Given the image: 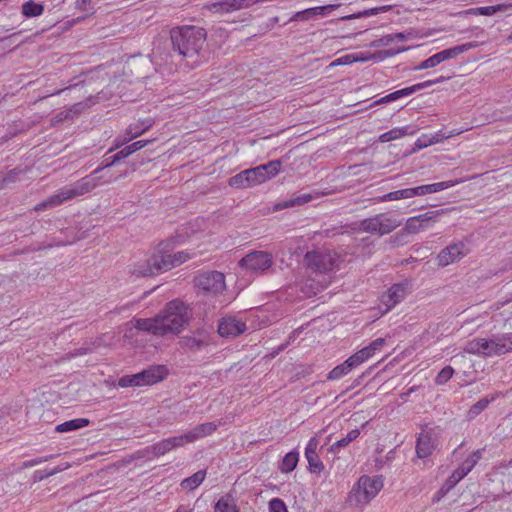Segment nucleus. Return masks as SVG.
I'll return each mask as SVG.
<instances>
[{
  "label": "nucleus",
  "instance_id": "nucleus-1",
  "mask_svg": "<svg viewBox=\"0 0 512 512\" xmlns=\"http://www.w3.org/2000/svg\"><path fill=\"white\" fill-rule=\"evenodd\" d=\"M192 309L179 299L168 302L163 310L152 318H133L127 325L154 336L177 335L190 324Z\"/></svg>",
  "mask_w": 512,
  "mask_h": 512
},
{
  "label": "nucleus",
  "instance_id": "nucleus-2",
  "mask_svg": "<svg viewBox=\"0 0 512 512\" xmlns=\"http://www.w3.org/2000/svg\"><path fill=\"white\" fill-rule=\"evenodd\" d=\"M170 39L173 51L187 59L189 66L194 67L206 41V31L194 26L177 27L171 30Z\"/></svg>",
  "mask_w": 512,
  "mask_h": 512
},
{
  "label": "nucleus",
  "instance_id": "nucleus-3",
  "mask_svg": "<svg viewBox=\"0 0 512 512\" xmlns=\"http://www.w3.org/2000/svg\"><path fill=\"white\" fill-rule=\"evenodd\" d=\"M460 183L458 180H449L433 184L421 185L413 188H405L396 191L389 192L379 197V202L396 201L401 199H409L416 196H422L426 194L436 193L444 189L453 187Z\"/></svg>",
  "mask_w": 512,
  "mask_h": 512
},
{
  "label": "nucleus",
  "instance_id": "nucleus-4",
  "mask_svg": "<svg viewBox=\"0 0 512 512\" xmlns=\"http://www.w3.org/2000/svg\"><path fill=\"white\" fill-rule=\"evenodd\" d=\"M401 225V220L390 213H379L372 217L363 219L358 224V230L377 235H386Z\"/></svg>",
  "mask_w": 512,
  "mask_h": 512
},
{
  "label": "nucleus",
  "instance_id": "nucleus-5",
  "mask_svg": "<svg viewBox=\"0 0 512 512\" xmlns=\"http://www.w3.org/2000/svg\"><path fill=\"white\" fill-rule=\"evenodd\" d=\"M167 374L168 371L165 366L154 365L139 373L121 377L118 385L123 388L153 385L162 381Z\"/></svg>",
  "mask_w": 512,
  "mask_h": 512
},
{
  "label": "nucleus",
  "instance_id": "nucleus-6",
  "mask_svg": "<svg viewBox=\"0 0 512 512\" xmlns=\"http://www.w3.org/2000/svg\"><path fill=\"white\" fill-rule=\"evenodd\" d=\"M383 487L381 477L361 476L349 495V501L355 504H366L373 499Z\"/></svg>",
  "mask_w": 512,
  "mask_h": 512
},
{
  "label": "nucleus",
  "instance_id": "nucleus-7",
  "mask_svg": "<svg viewBox=\"0 0 512 512\" xmlns=\"http://www.w3.org/2000/svg\"><path fill=\"white\" fill-rule=\"evenodd\" d=\"M341 257L333 251H311L305 255L306 265L320 273H325L339 266Z\"/></svg>",
  "mask_w": 512,
  "mask_h": 512
},
{
  "label": "nucleus",
  "instance_id": "nucleus-8",
  "mask_svg": "<svg viewBox=\"0 0 512 512\" xmlns=\"http://www.w3.org/2000/svg\"><path fill=\"white\" fill-rule=\"evenodd\" d=\"M481 356L491 357L512 351V333L493 335L489 339L481 338Z\"/></svg>",
  "mask_w": 512,
  "mask_h": 512
},
{
  "label": "nucleus",
  "instance_id": "nucleus-9",
  "mask_svg": "<svg viewBox=\"0 0 512 512\" xmlns=\"http://www.w3.org/2000/svg\"><path fill=\"white\" fill-rule=\"evenodd\" d=\"M238 264L246 271L260 274L272 266L273 257L266 251H253L245 255Z\"/></svg>",
  "mask_w": 512,
  "mask_h": 512
},
{
  "label": "nucleus",
  "instance_id": "nucleus-10",
  "mask_svg": "<svg viewBox=\"0 0 512 512\" xmlns=\"http://www.w3.org/2000/svg\"><path fill=\"white\" fill-rule=\"evenodd\" d=\"M195 286L204 292L218 294L225 289V276L219 271H205L194 279Z\"/></svg>",
  "mask_w": 512,
  "mask_h": 512
},
{
  "label": "nucleus",
  "instance_id": "nucleus-11",
  "mask_svg": "<svg viewBox=\"0 0 512 512\" xmlns=\"http://www.w3.org/2000/svg\"><path fill=\"white\" fill-rule=\"evenodd\" d=\"M162 272L159 254H154L148 259L140 260L129 267V274L136 278L150 277Z\"/></svg>",
  "mask_w": 512,
  "mask_h": 512
},
{
  "label": "nucleus",
  "instance_id": "nucleus-12",
  "mask_svg": "<svg viewBox=\"0 0 512 512\" xmlns=\"http://www.w3.org/2000/svg\"><path fill=\"white\" fill-rule=\"evenodd\" d=\"M450 79V76H440L439 78L437 79H434V80H427L425 82H421V83H418V84H415L413 86H410V87H406V88H403L401 90H397L395 92H392L384 97H382L381 99L375 101L372 105H378V104H384V103H388V102H392V101H395L401 97H404V96H408L416 91H419L421 89H424V88H427V87H430L434 84H438V83H441V82H444L446 80Z\"/></svg>",
  "mask_w": 512,
  "mask_h": 512
},
{
  "label": "nucleus",
  "instance_id": "nucleus-13",
  "mask_svg": "<svg viewBox=\"0 0 512 512\" xmlns=\"http://www.w3.org/2000/svg\"><path fill=\"white\" fill-rule=\"evenodd\" d=\"M438 445L437 434L433 429H423L416 441V455L424 459L430 456Z\"/></svg>",
  "mask_w": 512,
  "mask_h": 512
},
{
  "label": "nucleus",
  "instance_id": "nucleus-14",
  "mask_svg": "<svg viewBox=\"0 0 512 512\" xmlns=\"http://www.w3.org/2000/svg\"><path fill=\"white\" fill-rule=\"evenodd\" d=\"M410 290L408 281L393 284L382 296L381 303L386 307V312L401 302Z\"/></svg>",
  "mask_w": 512,
  "mask_h": 512
},
{
  "label": "nucleus",
  "instance_id": "nucleus-15",
  "mask_svg": "<svg viewBox=\"0 0 512 512\" xmlns=\"http://www.w3.org/2000/svg\"><path fill=\"white\" fill-rule=\"evenodd\" d=\"M150 142H151L150 140H139V141L133 142L130 145H127L122 150L117 152L115 155L105 158L103 160V162L101 163V165L93 171L92 175L98 174L105 168L111 167L112 165L116 164L120 160H122V159L130 156L131 154L135 153L136 151L142 149Z\"/></svg>",
  "mask_w": 512,
  "mask_h": 512
},
{
  "label": "nucleus",
  "instance_id": "nucleus-16",
  "mask_svg": "<svg viewBox=\"0 0 512 512\" xmlns=\"http://www.w3.org/2000/svg\"><path fill=\"white\" fill-rule=\"evenodd\" d=\"M101 177L85 176L70 186L63 187L68 200L91 192L98 185Z\"/></svg>",
  "mask_w": 512,
  "mask_h": 512
},
{
  "label": "nucleus",
  "instance_id": "nucleus-17",
  "mask_svg": "<svg viewBox=\"0 0 512 512\" xmlns=\"http://www.w3.org/2000/svg\"><path fill=\"white\" fill-rule=\"evenodd\" d=\"M467 253L466 246L463 242H458L442 249L437 256V263L441 267L448 266L459 261Z\"/></svg>",
  "mask_w": 512,
  "mask_h": 512
},
{
  "label": "nucleus",
  "instance_id": "nucleus-18",
  "mask_svg": "<svg viewBox=\"0 0 512 512\" xmlns=\"http://www.w3.org/2000/svg\"><path fill=\"white\" fill-rule=\"evenodd\" d=\"M210 344V336L205 330L194 331L190 335L180 338L179 345L183 349L191 351H200Z\"/></svg>",
  "mask_w": 512,
  "mask_h": 512
},
{
  "label": "nucleus",
  "instance_id": "nucleus-19",
  "mask_svg": "<svg viewBox=\"0 0 512 512\" xmlns=\"http://www.w3.org/2000/svg\"><path fill=\"white\" fill-rule=\"evenodd\" d=\"M246 329V324L233 316L223 317L218 325L219 335L226 338H235L244 333Z\"/></svg>",
  "mask_w": 512,
  "mask_h": 512
},
{
  "label": "nucleus",
  "instance_id": "nucleus-20",
  "mask_svg": "<svg viewBox=\"0 0 512 512\" xmlns=\"http://www.w3.org/2000/svg\"><path fill=\"white\" fill-rule=\"evenodd\" d=\"M186 443L184 441L183 435L169 437L163 439L148 448L154 456L159 457L165 455L175 448H179L184 446Z\"/></svg>",
  "mask_w": 512,
  "mask_h": 512
},
{
  "label": "nucleus",
  "instance_id": "nucleus-21",
  "mask_svg": "<svg viewBox=\"0 0 512 512\" xmlns=\"http://www.w3.org/2000/svg\"><path fill=\"white\" fill-rule=\"evenodd\" d=\"M152 125H153V120H151V119L139 120L136 123L130 124L126 130V134L128 135V138H125L122 141H117L115 146L113 148L109 149L108 153L112 152L115 148L120 147L127 141H130V140L142 135Z\"/></svg>",
  "mask_w": 512,
  "mask_h": 512
},
{
  "label": "nucleus",
  "instance_id": "nucleus-22",
  "mask_svg": "<svg viewBox=\"0 0 512 512\" xmlns=\"http://www.w3.org/2000/svg\"><path fill=\"white\" fill-rule=\"evenodd\" d=\"M215 422H206L195 426L193 429L182 434L185 443H192L200 438L211 435L217 429Z\"/></svg>",
  "mask_w": 512,
  "mask_h": 512
},
{
  "label": "nucleus",
  "instance_id": "nucleus-23",
  "mask_svg": "<svg viewBox=\"0 0 512 512\" xmlns=\"http://www.w3.org/2000/svg\"><path fill=\"white\" fill-rule=\"evenodd\" d=\"M162 271H169L190 259L188 253L179 251L174 254H159Z\"/></svg>",
  "mask_w": 512,
  "mask_h": 512
},
{
  "label": "nucleus",
  "instance_id": "nucleus-24",
  "mask_svg": "<svg viewBox=\"0 0 512 512\" xmlns=\"http://www.w3.org/2000/svg\"><path fill=\"white\" fill-rule=\"evenodd\" d=\"M475 47V45L471 42L465 43L462 45H458L449 49H445L437 53L440 62H444L446 60L454 59L458 57L460 54L468 51L469 49Z\"/></svg>",
  "mask_w": 512,
  "mask_h": 512
},
{
  "label": "nucleus",
  "instance_id": "nucleus-25",
  "mask_svg": "<svg viewBox=\"0 0 512 512\" xmlns=\"http://www.w3.org/2000/svg\"><path fill=\"white\" fill-rule=\"evenodd\" d=\"M214 512H239V509L234 497L231 494H225L216 502Z\"/></svg>",
  "mask_w": 512,
  "mask_h": 512
},
{
  "label": "nucleus",
  "instance_id": "nucleus-26",
  "mask_svg": "<svg viewBox=\"0 0 512 512\" xmlns=\"http://www.w3.org/2000/svg\"><path fill=\"white\" fill-rule=\"evenodd\" d=\"M89 425V420L86 418H77L66 421L56 426L55 431L58 433H66L84 428Z\"/></svg>",
  "mask_w": 512,
  "mask_h": 512
},
{
  "label": "nucleus",
  "instance_id": "nucleus-27",
  "mask_svg": "<svg viewBox=\"0 0 512 512\" xmlns=\"http://www.w3.org/2000/svg\"><path fill=\"white\" fill-rule=\"evenodd\" d=\"M206 470H199L192 476L185 478L181 482V487L185 490H194L197 488L205 479Z\"/></svg>",
  "mask_w": 512,
  "mask_h": 512
},
{
  "label": "nucleus",
  "instance_id": "nucleus-28",
  "mask_svg": "<svg viewBox=\"0 0 512 512\" xmlns=\"http://www.w3.org/2000/svg\"><path fill=\"white\" fill-rule=\"evenodd\" d=\"M298 460H299L298 452L291 451V452L287 453L284 456V458L282 459V462L279 467L281 472L289 473V472L293 471L298 464Z\"/></svg>",
  "mask_w": 512,
  "mask_h": 512
},
{
  "label": "nucleus",
  "instance_id": "nucleus-29",
  "mask_svg": "<svg viewBox=\"0 0 512 512\" xmlns=\"http://www.w3.org/2000/svg\"><path fill=\"white\" fill-rule=\"evenodd\" d=\"M352 369H354V366L351 364V362L347 359L342 364L334 367L327 375L328 380H337L341 377L347 375Z\"/></svg>",
  "mask_w": 512,
  "mask_h": 512
},
{
  "label": "nucleus",
  "instance_id": "nucleus-30",
  "mask_svg": "<svg viewBox=\"0 0 512 512\" xmlns=\"http://www.w3.org/2000/svg\"><path fill=\"white\" fill-rule=\"evenodd\" d=\"M43 11L44 6L33 0H29L22 5V14L27 18L40 16Z\"/></svg>",
  "mask_w": 512,
  "mask_h": 512
},
{
  "label": "nucleus",
  "instance_id": "nucleus-31",
  "mask_svg": "<svg viewBox=\"0 0 512 512\" xmlns=\"http://www.w3.org/2000/svg\"><path fill=\"white\" fill-rule=\"evenodd\" d=\"M496 397H492L488 399L487 397L480 399L474 405H472L467 413L468 420H472L477 417L482 411H484L489 403L495 400Z\"/></svg>",
  "mask_w": 512,
  "mask_h": 512
},
{
  "label": "nucleus",
  "instance_id": "nucleus-32",
  "mask_svg": "<svg viewBox=\"0 0 512 512\" xmlns=\"http://www.w3.org/2000/svg\"><path fill=\"white\" fill-rule=\"evenodd\" d=\"M261 171L267 180L271 179L275 175H277L281 168L280 160H272L266 164L259 165Z\"/></svg>",
  "mask_w": 512,
  "mask_h": 512
},
{
  "label": "nucleus",
  "instance_id": "nucleus-33",
  "mask_svg": "<svg viewBox=\"0 0 512 512\" xmlns=\"http://www.w3.org/2000/svg\"><path fill=\"white\" fill-rule=\"evenodd\" d=\"M22 172V170L15 168L10 170L5 175H0V190L5 189L11 184L15 183L19 179V176Z\"/></svg>",
  "mask_w": 512,
  "mask_h": 512
},
{
  "label": "nucleus",
  "instance_id": "nucleus-34",
  "mask_svg": "<svg viewBox=\"0 0 512 512\" xmlns=\"http://www.w3.org/2000/svg\"><path fill=\"white\" fill-rule=\"evenodd\" d=\"M469 471L461 464L447 479L445 482V486H447V490L452 489L461 479H463Z\"/></svg>",
  "mask_w": 512,
  "mask_h": 512
},
{
  "label": "nucleus",
  "instance_id": "nucleus-35",
  "mask_svg": "<svg viewBox=\"0 0 512 512\" xmlns=\"http://www.w3.org/2000/svg\"><path fill=\"white\" fill-rule=\"evenodd\" d=\"M359 435H360V431L358 429H353V430L349 431L348 434L346 435V437L335 442L331 446L330 450L334 453L338 452V450L340 448L347 446L350 442H352L353 440L358 438Z\"/></svg>",
  "mask_w": 512,
  "mask_h": 512
},
{
  "label": "nucleus",
  "instance_id": "nucleus-36",
  "mask_svg": "<svg viewBox=\"0 0 512 512\" xmlns=\"http://www.w3.org/2000/svg\"><path fill=\"white\" fill-rule=\"evenodd\" d=\"M311 199H312V196L310 194H302V195H299L289 201H285L283 203L277 204L275 206V210L288 208V207H292V206H296V205H302V204L309 202Z\"/></svg>",
  "mask_w": 512,
  "mask_h": 512
},
{
  "label": "nucleus",
  "instance_id": "nucleus-37",
  "mask_svg": "<svg viewBox=\"0 0 512 512\" xmlns=\"http://www.w3.org/2000/svg\"><path fill=\"white\" fill-rule=\"evenodd\" d=\"M443 212L444 210L428 211L424 214L414 216L413 218H416L418 220L417 222L421 224V228L424 229L428 227L429 222H435L437 217Z\"/></svg>",
  "mask_w": 512,
  "mask_h": 512
},
{
  "label": "nucleus",
  "instance_id": "nucleus-38",
  "mask_svg": "<svg viewBox=\"0 0 512 512\" xmlns=\"http://www.w3.org/2000/svg\"><path fill=\"white\" fill-rule=\"evenodd\" d=\"M407 134L406 128H394L388 132L383 133L380 135L379 140L380 142H389L392 140L399 139Z\"/></svg>",
  "mask_w": 512,
  "mask_h": 512
},
{
  "label": "nucleus",
  "instance_id": "nucleus-39",
  "mask_svg": "<svg viewBox=\"0 0 512 512\" xmlns=\"http://www.w3.org/2000/svg\"><path fill=\"white\" fill-rule=\"evenodd\" d=\"M70 467V464L69 463H65V464H62V465H58L57 467H55L54 469L52 470H44V471H36L34 473V478L37 479V480H43L45 478H48L50 476H53L57 473H60L66 469H68Z\"/></svg>",
  "mask_w": 512,
  "mask_h": 512
},
{
  "label": "nucleus",
  "instance_id": "nucleus-40",
  "mask_svg": "<svg viewBox=\"0 0 512 512\" xmlns=\"http://www.w3.org/2000/svg\"><path fill=\"white\" fill-rule=\"evenodd\" d=\"M507 8L505 4H499L495 6H486V7H478L475 9H472V13L484 15V16H491L495 14L498 11H503Z\"/></svg>",
  "mask_w": 512,
  "mask_h": 512
},
{
  "label": "nucleus",
  "instance_id": "nucleus-41",
  "mask_svg": "<svg viewBox=\"0 0 512 512\" xmlns=\"http://www.w3.org/2000/svg\"><path fill=\"white\" fill-rule=\"evenodd\" d=\"M454 369L451 366H445L441 369L438 375L435 378V383L437 385H443L447 383L451 377L453 376Z\"/></svg>",
  "mask_w": 512,
  "mask_h": 512
},
{
  "label": "nucleus",
  "instance_id": "nucleus-42",
  "mask_svg": "<svg viewBox=\"0 0 512 512\" xmlns=\"http://www.w3.org/2000/svg\"><path fill=\"white\" fill-rule=\"evenodd\" d=\"M312 472L319 474L323 471L324 465L317 454L305 456Z\"/></svg>",
  "mask_w": 512,
  "mask_h": 512
},
{
  "label": "nucleus",
  "instance_id": "nucleus-43",
  "mask_svg": "<svg viewBox=\"0 0 512 512\" xmlns=\"http://www.w3.org/2000/svg\"><path fill=\"white\" fill-rule=\"evenodd\" d=\"M482 457V450L478 449L463 461L462 465L470 472Z\"/></svg>",
  "mask_w": 512,
  "mask_h": 512
},
{
  "label": "nucleus",
  "instance_id": "nucleus-44",
  "mask_svg": "<svg viewBox=\"0 0 512 512\" xmlns=\"http://www.w3.org/2000/svg\"><path fill=\"white\" fill-rule=\"evenodd\" d=\"M245 170L229 178V185L234 188H247Z\"/></svg>",
  "mask_w": 512,
  "mask_h": 512
},
{
  "label": "nucleus",
  "instance_id": "nucleus-45",
  "mask_svg": "<svg viewBox=\"0 0 512 512\" xmlns=\"http://www.w3.org/2000/svg\"><path fill=\"white\" fill-rule=\"evenodd\" d=\"M385 344L384 338H377L374 341H372L368 346L364 347L363 349L366 352V355L371 358L376 351L380 350Z\"/></svg>",
  "mask_w": 512,
  "mask_h": 512
},
{
  "label": "nucleus",
  "instance_id": "nucleus-46",
  "mask_svg": "<svg viewBox=\"0 0 512 512\" xmlns=\"http://www.w3.org/2000/svg\"><path fill=\"white\" fill-rule=\"evenodd\" d=\"M66 200L68 199L66 198L65 191L63 188H61L60 190H58L56 194L51 195L47 198V203L52 208L62 204Z\"/></svg>",
  "mask_w": 512,
  "mask_h": 512
},
{
  "label": "nucleus",
  "instance_id": "nucleus-47",
  "mask_svg": "<svg viewBox=\"0 0 512 512\" xmlns=\"http://www.w3.org/2000/svg\"><path fill=\"white\" fill-rule=\"evenodd\" d=\"M339 6H340V4H329V5L309 8V11L311 12L313 17L320 16V15L323 16L326 13L337 9Z\"/></svg>",
  "mask_w": 512,
  "mask_h": 512
},
{
  "label": "nucleus",
  "instance_id": "nucleus-48",
  "mask_svg": "<svg viewBox=\"0 0 512 512\" xmlns=\"http://www.w3.org/2000/svg\"><path fill=\"white\" fill-rule=\"evenodd\" d=\"M440 63L441 62L436 53V54L430 56L429 58H427L426 60L422 61L418 66H416L414 68V70H425V69L433 68V67L439 65Z\"/></svg>",
  "mask_w": 512,
  "mask_h": 512
},
{
  "label": "nucleus",
  "instance_id": "nucleus-49",
  "mask_svg": "<svg viewBox=\"0 0 512 512\" xmlns=\"http://www.w3.org/2000/svg\"><path fill=\"white\" fill-rule=\"evenodd\" d=\"M368 359L369 357L366 355V352L363 348L348 358V360L351 362L354 368L358 367Z\"/></svg>",
  "mask_w": 512,
  "mask_h": 512
},
{
  "label": "nucleus",
  "instance_id": "nucleus-50",
  "mask_svg": "<svg viewBox=\"0 0 512 512\" xmlns=\"http://www.w3.org/2000/svg\"><path fill=\"white\" fill-rule=\"evenodd\" d=\"M481 338H475L469 341L465 346V351L473 355H481Z\"/></svg>",
  "mask_w": 512,
  "mask_h": 512
},
{
  "label": "nucleus",
  "instance_id": "nucleus-51",
  "mask_svg": "<svg viewBox=\"0 0 512 512\" xmlns=\"http://www.w3.org/2000/svg\"><path fill=\"white\" fill-rule=\"evenodd\" d=\"M354 62H358V55L355 54H346L344 56H341L334 60L331 65L332 66H338V65H348L352 64Z\"/></svg>",
  "mask_w": 512,
  "mask_h": 512
},
{
  "label": "nucleus",
  "instance_id": "nucleus-52",
  "mask_svg": "<svg viewBox=\"0 0 512 512\" xmlns=\"http://www.w3.org/2000/svg\"><path fill=\"white\" fill-rule=\"evenodd\" d=\"M416 218L410 217L407 219L404 230L409 234H416L422 230L421 224L417 222Z\"/></svg>",
  "mask_w": 512,
  "mask_h": 512
},
{
  "label": "nucleus",
  "instance_id": "nucleus-53",
  "mask_svg": "<svg viewBox=\"0 0 512 512\" xmlns=\"http://www.w3.org/2000/svg\"><path fill=\"white\" fill-rule=\"evenodd\" d=\"M269 509L271 512H288L285 503L279 498H274L269 502Z\"/></svg>",
  "mask_w": 512,
  "mask_h": 512
},
{
  "label": "nucleus",
  "instance_id": "nucleus-54",
  "mask_svg": "<svg viewBox=\"0 0 512 512\" xmlns=\"http://www.w3.org/2000/svg\"><path fill=\"white\" fill-rule=\"evenodd\" d=\"M394 41V37L390 34L385 35L379 39H376L370 43V47L377 48L387 46Z\"/></svg>",
  "mask_w": 512,
  "mask_h": 512
},
{
  "label": "nucleus",
  "instance_id": "nucleus-55",
  "mask_svg": "<svg viewBox=\"0 0 512 512\" xmlns=\"http://www.w3.org/2000/svg\"><path fill=\"white\" fill-rule=\"evenodd\" d=\"M313 18L311 12L308 9H305L303 11L296 12L291 18L290 21H307L309 19Z\"/></svg>",
  "mask_w": 512,
  "mask_h": 512
},
{
  "label": "nucleus",
  "instance_id": "nucleus-56",
  "mask_svg": "<svg viewBox=\"0 0 512 512\" xmlns=\"http://www.w3.org/2000/svg\"><path fill=\"white\" fill-rule=\"evenodd\" d=\"M53 458H54V455H47V456H44V457H38V458H35V459H32V460L24 462L23 463V467H25V468L33 467V466H36L38 464L44 463L46 461H49V460H51Z\"/></svg>",
  "mask_w": 512,
  "mask_h": 512
},
{
  "label": "nucleus",
  "instance_id": "nucleus-57",
  "mask_svg": "<svg viewBox=\"0 0 512 512\" xmlns=\"http://www.w3.org/2000/svg\"><path fill=\"white\" fill-rule=\"evenodd\" d=\"M318 444H319L318 439L316 437H312L308 441L307 446L305 448V456L317 454L316 450H317Z\"/></svg>",
  "mask_w": 512,
  "mask_h": 512
},
{
  "label": "nucleus",
  "instance_id": "nucleus-58",
  "mask_svg": "<svg viewBox=\"0 0 512 512\" xmlns=\"http://www.w3.org/2000/svg\"><path fill=\"white\" fill-rule=\"evenodd\" d=\"M391 9H392L391 5H384V6H379V7L367 9L368 17L369 16H374V15H377V14H380V13H385V12L391 10Z\"/></svg>",
  "mask_w": 512,
  "mask_h": 512
},
{
  "label": "nucleus",
  "instance_id": "nucleus-59",
  "mask_svg": "<svg viewBox=\"0 0 512 512\" xmlns=\"http://www.w3.org/2000/svg\"><path fill=\"white\" fill-rule=\"evenodd\" d=\"M92 0H77L76 1V7L77 9L84 11V12H90L93 10V7L91 6Z\"/></svg>",
  "mask_w": 512,
  "mask_h": 512
},
{
  "label": "nucleus",
  "instance_id": "nucleus-60",
  "mask_svg": "<svg viewBox=\"0 0 512 512\" xmlns=\"http://www.w3.org/2000/svg\"><path fill=\"white\" fill-rule=\"evenodd\" d=\"M250 171H251L254 179H256V181L258 182V184H261L267 180L263 174V171H261L259 166L250 168Z\"/></svg>",
  "mask_w": 512,
  "mask_h": 512
},
{
  "label": "nucleus",
  "instance_id": "nucleus-61",
  "mask_svg": "<svg viewBox=\"0 0 512 512\" xmlns=\"http://www.w3.org/2000/svg\"><path fill=\"white\" fill-rule=\"evenodd\" d=\"M207 8L213 13H225L224 4L222 1L213 2L207 6Z\"/></svg>",
  "mask_w": 512,
  "mask_h": 512
},
{
  "label": "nucleus",
  "instance_id": "nucleus-62",
  "mask_svg": "<svg viewBox=\"0 0 512 512\" xmlns=\"http://www.w3.org/2000/svg\"><path fill=\"white\" fill-rule=\"evenodd\" d=\"M245 174H246L245 177H246L247 188L259 185L258 182L256 181V179H254L250 169H246Z\"/></svg>",
  "mask_w": 512,
  "mask_h": 512
},
{
  "label": "nucleus",
  "instance_id": "nucleus-63",
  "mask_svg": "<svg viewBox=\"0 0 512 512\" xmlns=\"http://www.w3.org/2000/svg\"><path fill=\"white\" fill-rule=\"evenodd\" d=\"M363 17H368L367 9L357 12V13H354V14H351V15H348V16H345L342 19L343 20H352V19H359V18H363Z\"/></svg>",
  "mask_w": 512,
  "mask_h": 512
},
{
  "label": "nucleus",
  "instance_id": "nucleus-64",
  "mask_svg": "<svg viewBox=\"0 0 512 512\" xmlns=\"http://www.w3.org/2000/svg\"><path fill=\"white\" fill-rule=\"evenodd\" d=\"M224 4V12H233L235 11L234 0H221Z\"/></svg>",
  "mask_w": 512,
  "mask_h": 512
}]
</instances>
